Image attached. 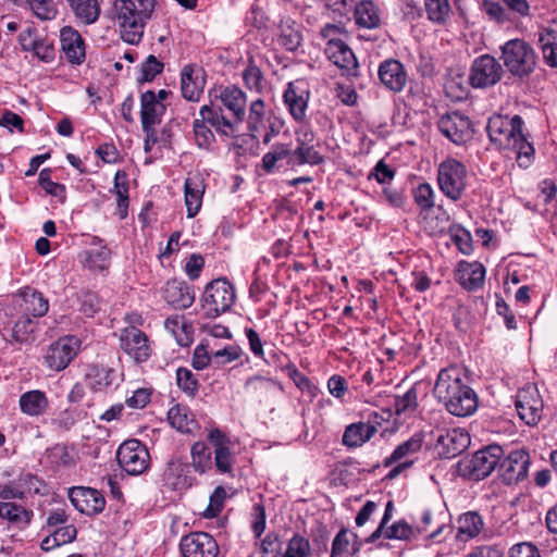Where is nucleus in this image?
I'll use <instances>...</instances> for the list:
<instances>
[{
	"label": "nucleus",
	"instance_id": "62",
	"mask_svg": "<svg viewBox=\"0 0 557 557\" xmlns=\"http://www.w3.org/2000/svg\"><path fill=\"white\" fill-rule=\"evenodd\" d=\"M39 185L46 190L47 194L54 197H64L65 187L62 184L52 182L50 180V170L44 169L39 173Z\"/></svg>",
	"mask_w": 557,
	"mask_h": 557
},
{
	"label": "nucleus",
	"instance_id": "43",
	"mask_svg": "<svg viewBox=\"0 0 557 557\" xmlns=\"http://www.w3.org/2000/svg\"><path fill=\"white\" fill-rule=\"evenodd\" d=\"M190 457L193 469L203 474L212 468V451L203 442H196L190 448Z\"/></svg>",
	"mask_w": 557,
	"mask_h": 557
},
{
	"label": "nucleus",
	"instance_id": "56",
	"mask_svg": "<svg viewBox=\"0 0 557 557\" xmlns=\"http://www.w3.org/2000/svg\"><path fill=\"white\" fill-rule=\"evenodd\" d=\"M310 550L309 541L299 534H294L288 541L286 552L282 557H308Z\"/></svg>",
	"mask_w": 557,
	"mask_h": 557
},
{
	"label": "nucleus",
	"instance_id": "1",
	"mask_svg": "<svg viewBox=\"0 0 557 557\" xmlns=\"http://www.w3.org/2000/svg\"><path fill=\"white\" fill-rule=\"evenodd\" d=\"M433 393L453 416L468 417L478 409V396L457 367L451 366L440 371Z\"/></svg>",
	"mask_w": 557,
	"mask_h": 557
},
{
	"label": "nucleus",
	"instance_id": "59",
	"mask_svg": "<svg viewBox=\"0 0 557 557\" xmlns=\"http://www.w3.org/2000/svg\"><path fill=\"white\" fill-rule=\"evenodd\" d=\"M413 198L422 211L430 210L434 207V191L428 183L418 185L413 190Z\"/></svg>",
	"mask_w": 557,
	"mask_h": 557
},
{
	"label": "nucleus",
	"instance_id": "8",
	"mask_svg": "<svg viewBox=\"0 0 557 557\" xmlns=\"http://www.w3.org/2000/svg\"><path fill=\"white\" fill-rule=\"evenodd\" d=\"M468 170L466 165L448 158L440 163L437 169V184L441 191L450 200L461 199L467 188Z\"/></svg>",
	"mask_w": 557,
	"mask_h": 557
},
{
	"label": "nucleus",
	"instance_id": "35",
	"mask_svg": "<svg viewBox=\"0 0 557 557\" xmlns=\"http://www.w3.org/2000/svg\"><path fill=\"white\" fill-rule=\"evenodd\" d=\"M205 184L199 176L187 177L185 181V205L187 216L194 218L199 212L202 205Z\"/></svg>",
	"mask_w": 557,
	"mask_h": 557
},
{
	"label": "nucleus",
	"instance_id": "46",
	"mask_svg": "<svg viewBox=\"0 0 557 557\" xmlns=\"http://www.w3.org/2000/svg\"><path fill=\"white\" fill-rule=\"evenodd\" d=\"M37 321L34 318L21 313L12 326V336L16 342L28 343L34 339Z\"/></svg>",
	"mask_w": 557,
	"mask_h": 557
},
{
	"label": "nucleus",
	"instance_id": "22",
	"mask_svg": "<svg viewBox=\"0 0 557 557\" xmlns=\"http://www.w3.org/2000/svg\"><path fill=\"white\" fill-rule=\"evenodd\" d=\"M15 305L20 313H24L34 319L44 317L49 309V301L44 295L30 287H25L15 299Z\"/></svg>",
	"mask_w": 557,
	"mask_h": 557
},
{
	"label": "nucleus",
	"instance_id": "15",
	"mask_svg": "<svg viewBox=\"0 0 557 557\" xmlns=\"http://www.w3.org/2000/svg\"><path fill=\"white\" fill-rule=\"evenodd\" d=\"M470 445V436L462 429L441 430L435 441V448L442 458H455Z\"/></svg>",
	"mask_w": 557,
	"mask_h": 557
},
{
	"label": "nucleus",
	"instance_id": "58",
	"mask_svg": "<svg viewBox=\"0 0 557 557\" xmlns=\"http://www.w3.org/2000/svg\"><path fill=\"white\" fill-rule=\"evenodd\" d=\"M349 547V532L347 529L343 528L333 540L330 557H350L351 553Z\"/></svg>",
	"mask_w": 557,
	"mask_h": 557
},
{
	"label": "nucleus",
	"instance_id": "20",
	"mask_svg": "<svg viewBox=\"0 0 557 557\" xmlns=\"http://www.w3.org/2000/svg\"><path fill=\"white\" fill-rule=\"evenodd\" d=\"M70 500L82 513L94 516L104 509L106 500L101 493L95 488L76 486L70 490Z\"/></svg>",
	"mask_w": 557,
	"mask_h": 557
},
{
	"label": "nucleus",
	"instance_id": "30",
	"mask_svg": "<svg viewBox=\"0 0 557 557\" xmlns=\"http://www.w3.org/2000/svg\"><path fill=\"white\" fill-rule=\"evenodd\" d=\"M140 121L141 128L156 126L161 122V116L165 111V106L161 103L152 90H147L140 97Z\"/></svg>",
	"mask_w": 557,
	"mask_h": 557
},
{
	"label": "nucleus",
	"instance_id": "34",
	"mask_svg": "<svg viewBox=\"0 0 557 557\" xmlns=\"http://www.w3.org/2000/svg\"><path fill=\"white\" fill-rule=\"evenodd\" d=\"M76 21L83 25L95 24L100 16L98 0H65Z\"/></svg>",
	"mask_w": 557,
	"mask_h": 557
},
{
	"label": "nucleus",
	"instance_id": "28",
	"mask_svg": "<svg viewBox=\"0 0 557 557\" xmlns=\"http://www.w3.org/2000/svg\"><path fill=\"white\" fill-rule=\"evenodd\" d=\"M205 87L202 70L191 64L183 67L181 73L182 96L193 102L199 101Z\"/></svg>",
	"mask_w": 557,
	"mask_h": 557
},
{
	"label": "nucleus",
	"instance_id": "10",
	"mask_svg": "<svg viewBox=\"0 0 557 557\" xmlns=\"http://www.w3.org/2000/svg\"><path fill=\"white\" fill-rule=\"evenodd\" d=\"M82 342L74 335H66L53 342L45 356L46 366L53 371H62L81 350Z\"/></svg>",
	"mask_w": 557,
	"mask_h": 557
},
{
	"label": "nucleus",
	"instance_id": "23",
	"mask_svg": "<svg viewBox=\"0 0 557 557\" xmlns=\"http://www.w3.org/2000/svg\"><path fill=\"white\" fill-rule=\"evenodd\" d=\"M325 54L346 75L357 74V59L352 50L344 41L326 42Z\"/></svg>",
	"mask_w": 557,
	"mask_h": 557
},
{
	"label": "nucleus",
	"instance_id": "11",
	"mask_svg": "<svg viewBox=\"0 0 557 557\" xmlns=\"http://www.w3.org/2000/svg\"><path fill=\"white\" fill-rule=\"evenodd\" d=\"M543 399L535 385L528 384L516 395V409L519 418L530 426L537 425L543 414Z\"/></svg>",
	"mask_w": 557,
	"mask_h": 557
},
{
	"label": "nucleus",
	"instance_id": "51",
	"mask_svg": "<svg viewBox=\"0 0 557 557\" xmlns=\"http://www.w3.org/2000/svg\"><path fill=\"white\" fill-rule=\"evenodd\" d=\"M481 9L491 21L497 24L503 25L511 21L509 13L506 11L500 0H482Z\"/></svg>",
	"mask_w": 557,
	"mask_h": 557
},
{
	"label": "nucleus",
	"instance_id": "9",
	"mask_svg": "<svg viewBox=\"0 0 557 557\" xmlns=\"http://www.w3.org/2000/svg\"><path fill=\"white\" fill-rule=\"evenodd\" d=\"M116 459L120 467L131 475L144 473L150 465L149 451L138 440H128L121 444Z\"/></svg>",
	"mask_w": 557,
	"mask_h": 557
},
{
	"label": "nucleus",
	"instance_id": "49",
	"mask_svg": "<svg viewBox=\"0 0 557 557\" xmlns=\"http://www.w3.org/2000/svg\"><path fill=\"white\" fill-rule=\"evenodd\" d=\"M417 407L418 394L416 387H411L404 395L395 397L394 410L397 416H411Z\"/></svg>",
	"mask_w": 557,
	"mask_h": 557
},
{
	"label": "nucleus",
	"instance_id": "26",
	"mask_svg": "<svg viewBox=\"0 0 557 557\" xmlns=\"http://www.w3.org/2000/svg\"><path fill=\"white\" fill-rule=\"evenodd\" d=\"M244 387L245 391L260 404L270 401L282 391L278 382L262 375L248 377Z\"/></svg>",
	"mask_w": 557,
	"mask_h": 557
},
{
	"label": "nucleus",
	"instance_id": "27",
	"mask_svg": "<svg viewBox=\"0 0 557 557\" xmlns=\"http://www.w3.org/2000/svg\"><path fill=\"white\" fill-rule=\"evenodd\" d=\"M61 49L72 64H81L85 60V45L81 34L72 26H64L60 32Z\"/></svg>",
	"mask_w": 557,
	"mask_h": 557
},
{
	"label": "nucleus",
	"instance_id": "31",
	"mask_svg": "<svg viewBox=\"0 0 557 557\" xmlns=\"http://www.w3.org/2000/svg\"><path fill=\"white\" fill-rule=\"evenodd\" d=\"M376 432V426L370 422L351 423L346 426L342 443L348 448H358L370 441Z\"/></svg>",
	"mask_w": 557,
	"mask_h": 557
},
{
	"label": "nucleus",
	"instance_id": "16",
	"mask_svg": "<svg viewBox=\"0 0 557 557\" xmlns=\"http://www.w3.org/2000/svg\"><path fill=\"white\" fill-rule=\"evenodd\" d=\"M437 126L440 132L456 145L466 143L472 135L471 121L457 111L441 116Z\"/></svg>",
	"mask_w": 557,
	"mask_h": 557
},
{
	"label": "nucleus",
	"instance_id": "38",
	"mask_svg": "<svg viewBox=\"0 0 557 557\" xmlns=\"http://www.w3.org/2000/svg\"><path fill=\"white\" fill-rule=\"evenodd\" d=\"M483 527V519L478 512H465L457 520V537L462 541L473 539L482 531Z\"/></svg>",
	"mask_w": 557,
	"mask_h": 557
},
{
	"label": "nucleus",
	"instance_id": "63",
	"mask_svg": "<svg viewBox=\"0 0 557 557\" xmlns=\"http://www.w3.org/2000/svg\"><path fill=\"white\" fill-rule=\"evenodd\" d=\"M21 490L24 492V496L26 497L28 494H38L40 493L44 483L42 481L34 474L26 473L22 474L17 480Z\"/></svg>",
	"mask_w": 557,
	"mask_h": 557
},
{
	"label": "nucleus",
	"instance_id": "13",
	"mask_svg": "<svg viewBox=\"0 0 557 557\" xmlns=\"http://www.w3.org/2000/svg\"><path fill=\"white\" fill-rule=\"evenodd\" d=\"M503 76L499 62L490 54L476 58L471 66L470 83L473 87L485 88L494 86Z\"/></svg>",
	"mask_w": 557,
	"mask_h": 557
},
{
	"label": "nucleus",
	"instance_id": "18",
	"mask_svg": "<svg viewBox=\"0 0 557 557\" xmlns=\"http://www.w3.org/2000/svg\"><path fill=\"white\" fill-rule=\"evenodd\" d=\"M310 92L307 83L297 79L287 84L283 99L290 115L298 122H302L306 117Z\"/></svg>",
	"mask_w": 557,
	"mask_h": 557
},
{
	"label": "nucleus",
	"instance_id": "48",
	"mask_svg": "<svg viewBox=\"0 0 557 557\" xmlns=\"http://www.w3.org/2000/svg\"><path fill=\"white\" fill-rule=\"evenodd\" d=\"M265 104L261 98L253 100L249 107L247 127L250 135L256 138L257 133L264 126Z\"/></svg>",
	"mask_w": 557,
	"mask_h": 557
},
{
	"label": "nucleus",
	"instance_id": "50",
	"mask_svg": "<svg viewBox=\"0 0 557 557\" xmlns=\"http://www.w3.org/2000/svg\"><path fill=\"white\" fill-rule=\"evenodd\" d=\"M243 79L246 87L249 90L256 91L258 94L263 92L265 89V78L263 76L262 71L252 62L248 64V66L243 72Z\"/></svg>",
	"mask_w": 557,
	"mask_h": 557
},
{
	"label": "nucleus",
	"instance_id": "6",
	"mask_svg": "<svg viewBox=\"0 0 557 557\" xmlns=\"http://www.w3.org/2000/svg\"><path fill=\"white\" fill-rule=\"evenodd\" d=\"M504 457V449L496 444L485 446L475 451L470 458L458 463V472L469 480L481 481L486 479L498 468Z\"/></svg>",
	"mask_w": 557,
	"mask_h": 557
},
{
	"label": "nucleus",
	"instance_id": "32",
	"mask_svg": "<svg viewBox=\"0 0 557 557\" xmlns=\"http://www.w3.org/2000/svg\"><path fill=\"white\" fill-rule=\"evenodd\" d=\"M34 517V511L13 502H0V518L17 529H26Z\"/></svg>",
	"mask_w": 557,
	"mask_h": 557
},
{
	"label": "nucleus",
	"instance_id": "33",
	"mask_svg": "<svg viewBox=\"0 0 557 557\" xmlns=\"http://www.w3.org/2000/svg\"><path fill=\"white\" fill-rule=\"evenodd\" d=\"M537 44L545 63L557 67V24L542 28L537 35Z\"/></svg>",
	"mask_w": 557,
	"mask_h": 557
},
{
	"label": "nucleus",
	"instance_id": "45",
	"mask_svg": "<svg viewBox=\"0 0 557 557\" xmlns=\"http://www.w3.org/2000/svg\"><path fill=\"white\" fill-rule=\"evenodd\" d=\"M422 448V436L419 434H414L409 440L405 441L400 445H398L393 454L385 459L384 465L386 467L391 466L394 462H397L406 457H409L413 454H417Z\"/></svg>",
	"mask_w": 557,
	"mask_h": 557
},
{
	"label": "nucleus",
	"instance_id": "19",
	"mask_svg": "<svg viewBox=\"0 0 557 557\" xmlns=\"http://www.w3.org/2000/svg\"><path fill=\"white\" fill-rule=\"evenodd\" d=\"M163 485L172 491H183L196 483L191 475L190 466L182 459H171L162 474Z\"/></svg>",
	"mask_w": 557,
	"mask_h": 557
},
{
	"label": "nucleus",
	"instance_id": "29",
	"mask_svg": "<svg viewBox=\"0 0 557 557\" xmlns=\"http://www.w3.org/2000/svg\"><path fill=\"white\" fill-rule=\"evenodd\" d=\"M455 276L458 283L467 290H476L484 284L485 268L478 261H460Z\"/></svg>",
	"mask_w": 557,
	"mask_h": 557
},
{
	"label": "nucleus",
	"instance_id": "42",
	"mask_svg": "<svg viewBox=\"0 0 557 557\" xmlns=\"http://www.w3.org/2000/svg\"><path fill=\"white\" fill-rule=\"evenodd\" d=\"M356 22L359 26L366 28H376L381 23V17L376 5L370 1H361L355 10Z\"/></svg>",
	"mask_w": 557,
	"mask_h": 557
},
{
	"label": "nucleus",
	"instance_id": "5",
	"mask_svg": "<svg viewBox=\"0 0 557 557\" xmlns=\"http://www.w3.org/2000/svg\"><path fill=\"white\" fill-rule=\"evenodd\" d=\"M500 59L512 76L528 77L537 65L536 51L524 39L515 38L506 41L500 47Z\"/></svg>",
	"mask_w": 557,
	"mask_h": 557
},
{
	"label": "nucleus",
	"instance_id": "25",
	"mask_svg": "<svg viewBox=\"0 0 557 557\" xmlns=\"http://www.w3.org/2000/svg\"><path fill=\"white\" fill-rule=\"evenodd\" d=\"M119 373L113 368L104 364L94 363L87 367L85 381L95 392L107 391L119 385Z\"/></svg>",
	"mask_w": 557,
	"mask_h": 557
},
{
	"label": "nucleus",
	"instance_id": "41",
	"mask_svg": "<svg viewBox=\"0 0 557 557\" xmlns=\"http://www.w3.org/2000/svg\"><path fill=\"white\" fill-rule=\"evenodd\" d=\"M112 193L116 196L119 218L121 220H124L127 216L129 198H128V176L122 170H119L115 173L114 186H113Z\"/></svg>",
	"mask_w": 557,
	"mask_h": 557
},
{
	"label": "nucleus",
	"instance_id": "14",
	"mask_svg": "<svg viewBox=\"0 0 557 557\" xmlns=\"http://www.w3.org/2000/svg\"><path fill=\"white\" fill-rule=\"evenodd\" d=\"M120 345L123 351L135 362H145L151 356V346L148 336L141 330L131 326L121 332Z\"/></svg>",
	"mask_w": 557,
	"mask_h": 557
},
{
	"label": "nucleus",
	"instance_id": "40",
	"mask_svg": "<svg viewBox=\"0 0 557 557\" xmlns=\"http://www.w3.org/2000/svg\"><path fill=\"white\" fill-rule=\"evenodd\" d=\"M165 329L172 333L180 346H188L193 342V327L187 324L184 315L169 317L164 322Z\"/></svg>",
	"mask_w": 557,
	"mask_h": 557
},
{
	"label": "nucleus",
	"instance_id": "36",
	"mask_svg": "<svg viewBox=\"0 0 557 557\" xmlns=\"http://www.w3.org/2000/svg\"><path fill=\"white\" fill-rule=\"evenodd\" d=\"M301 40L302 36L297 23L290 18L282 20L277 27V44L287 51H295Z\"/></svg>",
	"mask_w": 557,
	"mask_h": 557
},
{
	"label": "nucleus",
	"instance_id": "53",
	"mask_svg": "<svg viewBox=\"0 0 557 557\" xmlns=\"http://www.w3.org/2000/svg\"><path fill=\"white\" fill-rule=\"evenodd\" d=\"M214 467L220 474H228L234 476V465L236 457L232 453L231 447L214 449Z\"/></svg>",
	"mask_w": 557,
	"mask_h": 557
},
{
	"label": "nucleus",
	"instance_id": "54",
	"mask_svg": "<svg viewBox=\"0 0 557 557\" xmlns=\"http://www.w3.org/2000/svg\"><path fill=\"white\" fill-rule=\"evenodd\" d=\"M111 251L107 247H100L86 252L85 264L91 270H106L110 264Z\"/></svg>",
	"mask_w": 557,
	"mask_h": 557
},
{
	"label": "nucleus",
	"instance_id": "21",
	"mask_svg": "<svg viewBox=\"0 0 557 557\" xmlns=\"http://www.w3.org/2000/svg\"><path fill=\"white\" fill-rule=\"evenodd\" d=\"M377 75L381 84L392 92H401L408 82L404 64L396 59H386L379 65Z\"/></svg>",
	"mask_w": 557,
	"mask_h": 557
},
{
	"label": "nucleus",
	"instance_id": "39",
	"mask_svg": "<svg viewBox=\"0 0 557 557\" xmlns=\"http://www.w3.org/2000/svg\"><path fill=\"white\" fill-rule=\"evenodd\" d=\"M170 424L182 433H191L197 428L193 413L186 406L175 405L168 411Z\"/></svg>",
	"mask_w": 557,
	"mask_h": 557
},
{
	"label": "nucleus",
	"instance_id": "64",
	"mask_svg": "<svg viewBox=\"0 0 557 557\" xmlns=\"http://www.w3.org/2000/svg\"><path fill=\"white\" fill-rule=\"evenodd\" d=\"M508 557H541V554L533 543L521 542L509 548Z\"/></svg>",
	"mask_w": 557,
	"mask_h": 557
},
{
	"label": "nucleus",
	"instance_id": "44",
	"mask_svg": "<svg viewBox=\"0 0 557 557\" xmlns=\"http://www.w3.org/2000/svg\"><path fill=\"white\" fill-rule=\"evenodd\" d=\"M428 18L438 25H445L451 16L449 0H424Z\"/></svg>",
	"mask_w": 557,
	"mask_h": 557
},
{
	"label": "nucleus",
	"instance_id": "52",
	"mask_svg": "<svg viewBox=\"0 0 557 557\" xmlns=\"http://www.w3.org/2000/svg\"><path fill=\"white\" fill-rule=\"evenodd\" d=\"M176 384L188 397H195L199 391V382L191 370L178 368L176 370Z\"/></svg>",
	"mask_w": 557,
	"mask_h": 557
},
{
	"label": "nucleus",
	"instance_id": "47",
	"mask_svg": "<svg viewBox=\"0 0 557 557\" xmlns=\"http://www.w3.org/2000/svg\"><path fill=\"white\" fill-rule=\"evenodd\" d=\"M292 156L293 165H318L324 162L323 156L315 149L314 145L296 146Z\"/></svg>",
	"mask_w": 557,
	"mask_h": 557
},
{
	"label": "nucleus",
	"instance_id": "7",
	"mask_svg": "<svg viewBox=\"0 0 557 557\" xmlns=\"http://www.w3.org/2000/svg\"><path fill=\"white\" fill-rule=\"evenodd\" d=\"M236 294L233 285L224 277L208 283L200 301L207 318H216L234 305Z\"/></svg>",
	"mask_w": 557,
	"mask_h": 557
},
{
	"label": "nucleus",
	"instance_id": "61",
	"mask_svg": "<svg viewBox=\"0 0 557 557\" xmlns=\"http://www.w3.org/2000/svg\"><path fill=\"white\" fill-rule=\"evenodd\" d=\"M504 3L509 16L512 14L517 18H527L531 16V4L529 0H500Z\"/></svg>",
	"mask_w": 557,
	"mask_h": 557
},
{
	"label": "nucleus",
	"instance_id": "4",
	"mask_svg": "<svg viewBox=\"0 0 557 557\" xmlns=\"http://www.w3.org/2000/svg\"><path fill=\"white\" fill-rule=\"evenodd\" d=\"M156 0H116L114 11L121 38L131 45H138L144 28L154 11Z\"/></svg>",
	"mask_w": 557,
	"mask_h": 557
},
{
	"label": "nucleus",
	"instance_id": "2",
	"mask_svg": "<svg viewBox=\"0 0 557 557\" xmlns=\"http://www.w3.org/2000/svg\"><path fill=\"white\" fill-rule=\"evenodd\" d=\"M216 98L231 113V116L223 114L221 108L214 109L207 104L200 108L199 115L207 119L218 134L231 138L236 137L246 115V94L239 87L230 85L221 87Z\"/></svg>",
	"mask_w": 557,
	"mask_h": 557
},
{
	"label": "nucleus",
	"instance_id": "17",
	"mask_svg": "<svg viewBox=\"0 0 557 557\" xmlns=\"http://www.w3.org/2000/svg\"><path fill=\"white\" fill-rule=\"evenodd\" d=\"M183 557H216L219 546L215 540L205 532L185 535L180 543Z\"/></svg>",
	"mask_w": 557,
	"mask_h": 557
},
{
	"label": "nucleus",
	"instance_id": "57",
	"mask_svg": "<svg viewBox=\"0 0 557 557\" xmlns=\"http://www.w3.org/2000/svg\"><path fill=\"white\" fill-rule=\"evenodd\" d=\"M163 63L153 54H150L140 65V76L138 82H151L163 71Z\"/></svg>",
	"mask_w": 557,
	"mask_h": 557
},
{
	"label": "nucleus",
	"instance_id": "37",
	"mask_svg": "<svg viewBox=\"0 0 557 557\" xmlns=\"http://www.w3.org/2000/svg\"><path fill=\"white\" fill-rule=\"evenodd\" d=\"M18 404L21 411L29 417L44 414L49 406L46 394L39 389L22 394Z\"/></svg>",
	"mask_w": 557,
	"mask_h": 557
},
{
	"label": "nucleus",
	"instance_id": "60",
	"mask_svg": "<svg viewBox=\"0 0 557 557\" xmlns=\"http://www.w3.org/2000/svg\"><path fill=\"white\" fill-rule=\"evenodd\" d=\"M413 534L414 529L405 520L396 521L387 530H385L386 539L409 540L413 536Z\"/></svg>",
	"mask_w": 557,
	"mask_h": 557
},
{
	"label": "nucleus",
	"instance_id": "3",
	"mask_svg": "<svg viewBox=\"0 0 557 557\" xmlns=\"http://www.w3.org/2000/svg\"><path fill=\"white\" fill-rule=\"evenodd\" d=\"M523 120L519 115L508 117L493 115L488 119L486 131L491 141L499 149H509L517 154L521 168H528L534 154V148L523 133Z\"/></svg>",
	"mask_w": 557,
	"mask_h": 557
},
{
	"label": "nucleus",
	"instance_id": "12",
	"mask_svg": "<svg viewBox=\"0 0 557 557\" xmlns=\"http://www.w3.org/2000/svg\"><path fill=\"white\" fill-rule=\"evenodd\" d=\"M529 466L530 456L527 450H512L499 461V478L506 485L517 484L527 478Z\"/></svg>",
	"mask_w": 557,
	"mask_h": 557
},
{
	"label": "nucleus",
	"instance_id": "24",
	"mask_svg": "<svg viewBox=\"0 0 557 557\" xmlns=\"http://www.w3.org/2000/svg\"><path fill=\"white\" fill-rule=\"evenodd\" d=\"M163 299L174 309L184 310L194 304L195 292L186 282L171 280L165 284Z\"/></svg>",
	"mask_w": 557,
	"mask_h": 557
},
{
	"label": "nucleus",
	"instance_id": "55",
	"mask_svg": "<svg viewBox=\"0 0 557 557\" xmlns=\"http://www.w3.org/2000/svg\"><path fill=\"white\" fill-rule=\"evenodd\" d=\"M207 124H209L208 120L202 116L193 123L196 144L199 148H209L214 141V135Z\"/></svg>",
	"mask_w": 557,
	"mask_h": 557
}]
</instances>
